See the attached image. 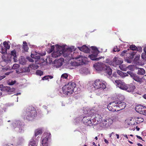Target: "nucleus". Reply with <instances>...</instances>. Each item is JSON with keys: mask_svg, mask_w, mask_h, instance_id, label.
Here are the masks:
<instances>
[{"mask_svg": "<svg viewBox=\"0 0 146 146\" xmlns=\"http://www.w3.org/2000/svg\"><path fill=\"white\" fill-rule=\"evenodd\" d=\"M108 108L110 111H119L117 109L116 101H114L109 103L108 106Z\"/></svg>", "mask_w": 146, "mask_h": 146, "instance_id": "12", "label": "nucleus"}, {"mask_svg": "<svg viewBox=\"0 0 146 146\" xmlns=\"http://www.w3.org/2000/svg\"><path fill=\"white\" fill-rule=\"evenodd\" d=\"M29 146H37V144L33 139H32L29 143Z\"/></svg>", "mask_w": 146, "mask_h": 146, "instance_id": "29", "label": "nucleus"}, {"mask_svg": "<svg viewBox=\"0 0 146 146\" xmlns=\"http://www.w3.org/2000/svg\"><path fill=\"white\" fill-rule=\"evenodd\" d=\"M5 77V76H0V80H1L2 79L4 78Z\"/></svg>", "mask_w": 146, "mask_h": 146, "instance_id": "54", "label": "nucleus"}, {"mask_svg": "<svg viewBox=\"0 0 146 146\" xmlns=\"http://www.w3.org/2000/svg\"><path fill=\"white\" fill-rule=\"evenodd\" d=\"M56 47L57 48L56 51H54L52 54V56L53 58H56L60 56L62 54L64 56V53L66 49L64 46H61L58 45H56Z\"/></svg>", "mask_w": 146, "mask_h": 146, "instance_id": "5", "label": "nucleus"}, {"mask_svg": "<svg viewBox=\"0 0 146 146\" xmlns=\"http://www.w3.org/2000/svg\"><path fill=\"white\" fill-rule=\"evenodd\" d=\"M145 51V53H143L141 55V58L144 60H146V51H145V49H144Z\"/></svg>", "mask_w": 146, "mask_h": 146, "instance_id": "42", "label": "nucleus"}, {"mask_svg": "<svg viewBox=\"0 0 146 146\" xmlns=\"http://www.w3.org/2000/svg\"><path fill=\"white\" fill-rule=\"evenodd\" d=\"M53 77L51 76H46L44 77L42 79L43 80H46L48 79L49 78L52 79Z\"/></svg>", "mask_w": 146, "mask_h": 146, "instance_id": "37", "label": "nucleus"}, {"mask_svg": "<svg viewBox=\"0 0 146 146\" xmlns=\"http://www.w3.org/2000/svg\"><path fill=\"white\" fill-rule=\"evenodd\" d=\"M127 52V51L126 50H123L121 53V56H124L125 54Z\"/></svg>", "mask_w": 146, "mask_h": 146, "instance_id": "51", "label": "nucleus"}, {"mask_svg": "<svg viewBox=\"0 0 146 146\" xmlns=\"http://www.w3.org/2000/svg\"><path fill=\"white\" fill-rule=\"evenodd\" d=\"M127 73L129 74L130 76L132 77V76L134 74V73H132L131 71H128L127 72Z\"/></svg>", "mask_w": 146, "mask_h": 146, "instance_id": "49", "label": "nucleus"}, {"mask_svg": "<svg viewBox=\"0 0 146 146\" xmlns=\"http://www.w3.org/2000/svg\"><path fill=\"white\" fill-rule=\"evenodd\" d=\"M41 54L40 53L35 52V54H31V57L32 58H35L36 59H39L40 58V56H42Z\"/></svg>", "mask_w": 146, "mask_h": 146, "instance_id": "26", "label": "nucleus"}, {"mask_svg": "<svg viewBox=\"0 0 146 146\" xmlns=\"http://www.w3.org/2000/svg\"><path fill=\"white\" fill-rule=\"evenodd\" d=\"M104 141L106 143H108V141L106 139H104Z\"/></svg>", "mask_w": 146, "mask_h": 146, "instance_id": "60", "label": "nucleus"}, {"mask_svg": "<svg viewBox=\"0 0 146 146\" xmlns=\"http://www.w3.org/2000/svg\"><path fill=\"white\" fill-rule=\"evenodd\" d=\"M82 121L84 123L87 125L91 126V124L92 125H96L97 124V123H94L91 119V117L90 118L89 116H87L83 117L82 119Z\"/></svg>", "mask_w": 146, "mask_h": 146, "instance_id": "11", "label": "nucleus"}, {"mask_svg": "<svg viewBox=\"0 0 146 146\" xmlns=\"http://www.w3.org/2000/svg\"><path fill=\"white\" fill-rule=\"evenodd\" d=\"M130 48L131 50H137V48L136 46L134 44H132L131 45L130 47Z\"/></svg>", "mask_w": 146, "mask_h": 146, "instance_id": "39", "label": "nucleus"}, {"mask_svg": "<svg viewBox=\"0 0 146 146\" xmlns=\"http://www.w3.org/2000/svg\"><path fill=\"white\" fill-rule=\"evenodd\" d=\"M79 72L81 73L87 74L88 73V69L86 68H81L79 70Z\"/></svg>", "mask_w": 146, "mask_h": 146, "instance_id": "30", "label": "nucleus"}, {"mask_svg": "<svg viewBox=\"0 0 146 146\" xmlns=\"http://www.w3.org/2000/svg\"><path fill=\"white\" fill-rule=\"evenodd\" d=\"M131 78L135 81L138 82L140 84H141L142 82V78H140L137 75L135 74H134Z\"/></svg>", "mask_w": 146, "mask_h": 146, "instance_id": "20", "label": "nucleus"}, {"mask_svg": "<svg viewBox=\"0 0 146 146\" xmlns=\"http://www.w3.org/2000/svg\"><path fill=\"white\" fill-rule=\"evenodd\" d=\"M0 90L3 92L6 93L11 92L15 91V89L8 86H3L0 88Z\"/></svg>", "mask_w": 146, "mask_h": 146, "instance_id": "16", "label": "nucleus"}, {"mask_svg": "<svg viewBox=\"0 0 146 146\" xmlns=\"http://www.w3.org/2000/svg\"><path fill=\"white\" fill-rule=\"evenodd\" d=\"M7 49H6L5 48L3 47L1 49V53L2 54H5L7 52Z\"/></svg>", "mask_w": 146, "mask_h": 146, "instance_id": "43", "label": "nucleus"}, {"mask_svg": "<svg viewBox=\"0 0 146 146\" xmlns=\"http://www.w3.org/2000/svg\"><path fill=\"white\" fill-rule=\"evenodd\" d=\"M126 87V89L125 90L129 92H133L135 88V86L132 84H127Z\"/></svg>", "mask_w": 146, "mask_h": 146, "instance_id": "19", "label": "nucleus"}, {"mask_svg": "<svg viewBox=\"0 0 146 146\" xmlns=\"http://www.w3.org/2000/svg\"><path fill=\"white\" fill-rule=\"evenodd\" d=\"M85 61H78V62H72L71 64L72 66H78L85 64Z\"/></svg>", "mask_w": 146, "mask_h": 146, "instance_id": "21", "label": "nucleus"}, {"mask_svg": "<svg viewBox=\"0 0 146 146\" xmlns=\"http://www.w3.org/2000/svg\"><path fill=\"white\" fill-rule=\"evenodd\" d=\"M125 60L127 62V63H130L133 60L130 59L128 57H126L125 59Z\"/></svg>", "mask_w": 146, "mask_h": 146, "instance_id": "44", "label": "nucleus"}, {"mask_svg": "<svg viewBox=\"0 0 146 146\" xmlns=\"http://www.w3.org/2000/svg\"><path fill=\"white\" fill-rule=\"evenodd\" d=\"M136 136L137 137V138H138L140 139H141V140H142V138L141 137H140L139 136L137 135Z\"/></svg>", "mask_w": 146, "mask_h": 146, "instance_id": "57", "label": "nucleus"}, {"mask_svg": "<svg viewBox=\"0 0 146 146\" xmlns=\"http://www.w3.org/2000/svg\"><path fill=\"white\" fill-rule=\"evenodd\" d=\"M36 113L35 108L29 106L23 110L22 115L25 119L31 121L35 117L36 115Z\"/></svg>", "mask_w": 146, "mask_h": 146, "instance_id": "2", "label": "nucleus"}, {"mask_svg": "<svg viewBox=\"0 0 146 146\" xmlns=\"http://www.w3.org/2000/svg\"><path fill=\"white\" fill-rule=\"evenodd\" d=\"M79 50L86 53H88L90 51V49L85 45L83 46L82 47H78Z\"/></svg>", "mask_w": 146, "mask_h": 146, "instance_id": "22", "label": "nucleus"}, {"mask_svg": "<svg viewBox=\"0 0 146 146\" xmlns=\"http://www.w3.org/2000/svg\"><path fill=\"white\" fill-rule=\"evenodd\" d=\"M51 137V134L49 133H45L43 134L44 138L42 140V144L40 146H48V141Z\"/></svg>", "mask_w": 146, "mask_h": 146, "instance_id": "9", "label": "nucleus"}, {"mask_svg": "<svg viewBox=\"0 0 146 146\" xmlns=\"http://www.w3.org/2000/svg\"><path fill=\"white\" fill-rule=\"evenodd\" d=\"M12 72H6L5 74V75H8L11 74Z\"/></svg>", "mask_w": 146, "mask_h": 146, "instance_id": "56", "label": "nucleus"}, {"mask_svg": "<svg viewBox=\"0 0 146 146\" xmlns=\"http://www.w3.org/2000/svg\"><path fill=\"white\" fill-rule=\"evenodd\" d=\"M63 61L64 59L62 58L56 60L54 61V66L57 68H59L62 65Z\"/></svg>", "mask_w": 146, "mask_h": 146, "instance_id": "14", "label": "nucleus"}, {"mask_svg": "<svg viewBox=\"0 0 146 146\" xmlns=\"http://www.w3.org/2000/svg\"><path fill=\"white\" fill-rule=\"evenodd\" d=\"M115 82L116 83L118 87L119 88L124 90L126 89L127 84L124 82L120 80H116Z\"/></svg>", "mask_w": 146, "mask_h": 146, "instance_id": "13", "label": "nucleus"}, {"mask_svg": "<svg viewBox=\"0 0 146 146\" xmlns=\"http://www.w3.org/2000/svg\"><path fill=\"white\" fill-rule=\"evenodd\" d=\"M117 72L119 75L122 77L128 76L127 74L123 73L121 71L119 70H117Z\"/></svg>", "mask_w": 146, "mask_h": 146, "instance_id": "28", "label": "nucleus"}, {"mask_svg": "<svg viewBox=\"0 0 146 146\" xmlns=\"http://www.w3.org/2000/svg\"><path fill=\"white\" fill-rule=\"evenodd\" d=\"M68 76V74L64 73L62 75L61 77L62 78L66 79L67 78Z\"/></svg>", "mask_w": 146, "mask_h": 146, "instance_id": "45", "label": "nucleus"}, {"mask_svg": "<svg viewBox=\"0 0 146 146\" xmlns=\"http://www.w3.org/2000/svg\"><path fill=\"white\" fill-rule=\"evenodd\" d=\"M120 50L118 48L117 46H116L115 47L113 50V52H119Z\"/></svg>", "mask_w": 146, "mask_h": 146, "instance_id": "48", "label": "nucleus"}, {"mask_svg": "<svg viewBox=\"0 0 146 146\" xmlns=\"http://www.w3.org/2000/svg\"><path fill=\"white\" fill-rule=\"evenodd\" d=\"M24 60V61H23V62H22L20 60V63L23 65L25 64V62Z\"/></svg>", "mask_w": 146, "mask_h": 146, "instance_id": "55", "label": "nucleus"}, {"mask_svg": "<svg viewBox=\"0 0 146 146\" xmlns=\"http://www.w3.org/2000/svg\"><path fill=\"white\" fill-rule=\"evenodd\" d=\"M133 66H129L127 67L130 70H133Z\"/></svg>", "mask_w": 146, "mask_h": 146, "instance_id": "53", "label": "nucleus"}, {"mask_svg": "<svg viewBox=\"0 0 146 146\" xmlns=\"http://www.w3.org/2000/svg\"><path fill=\"white\" fill-rule=\"evenodd\" d=\"M93 87L92 88L105 89L106 88L105 82L101 81L100 80H96L93 83Z\"/></svg>", "mask_w": 146, "mask_h": 146, "instance_id": "6", "label": "nucleus"}, {"mask_svg": "<svg viewBox=\"0 0 146 146\" xmlns=\"http://www.w3.org/2000/svg\"><path fill=\"white\" fill-rule=\"evenodd\" d=\"M92 50L91 51L92 54L89 55L88 57H90V59L92 60H98L100 59V57L96 58V57L99 53L98 49L95 47L91 46Z\"/></svg>", "mask_w": 146, "mask_h": 146, "instance_id": "7", "label": "nucleus"}, {"mask_svg": "<svg viewBox=\"0 0 146 146\" xmlns=\"http://www.w3.org/2000/svg\"><path fill=\"white\" fill-rule=\"evenodd\" d=\"M104 89H96L92 88V90L94 92L96 93V95L98 96H100L101 94L102 93H103V90Z\"/></svg>", "mask_w": 146, "mask_h": 146, "instance_id": "25", "label": "nucleus"}, {"mask_svg": "<svg viewBox=\"0 0 146 146\" xmlns=\"http://www.w3.org/2000/svg\"><path fill=\"white\" fill-rule=\"evenodd\" d=\"M143 113L142 114H143L144 115H146V107L144 106L143 109Z\"/></svg>", "mask_w": 146, "mask_h": 146, "instance_id": "46", "label": "nucleus"}, {"mask_svg": "<svg viewBox=\"0 0 146 146\" xmlns=\"http://www.w3.org/2000/svg\"><path fill=\"white\" fill-rule=\"evenodd\" d=\"M102 117L99 113H95L92 116L91 119L94 123H97V124L102 121Z\"/></svg>", "mask_w": 146, "mask_h": 146, "instance_id": "10", "label": "nucleus"}, {"mask_svg": "<svg viewBox=\"0 0 146 146\" xmlns=\"http://www.w3.org/2000/svg\"><path fill=\"white\" fill-rule=\"evenodd\" d=\"M76 86L74 82H70L67 85L64 86L62 88L63 93L66 95L70 94L74 92V90Z\"/></svg>", "mask_w": 146, "mask_h": 146, "instance_id": "4", "label": "nucleus"}, {"mask_svg": "<svg viewBox=\"0 0 146 146\" xmlns=\"http://www.w3.org/2000/svg\"><path fill=\"white\" fill-rule=\"evenodd\" d=\"M42 133V130L41 129H37L36 130L35 132V136L36 137L38 135Z\"/></svg>", "mask_w": 146, "mask_h": 146, "instance_id": "34", "label": "nucleus"}, {"mask_svg": "<svg viewBox=\"0 0 146 146\" xmlns=\"http://www.w3.org/2000/svg\"><path fill=\"white\" fill-rule=\"evenodd\" d=\"M29 67L33 69H36L38 68L39 66L36 64H32L29 65Z\"/></svg>", "mask_w": 146, "mask_h": 146, "instance_id": "32", "label": "nucleus"}, {"mask_svg": "<svg viewBox=\"0 0 146 146\" xmlns=\"http://www.w3.org/2000/svg\"><path fill=\"white\" fill-rule=\"evenodd\" d=\"M116 135L117 136V138L118 139H119V135L117 134H116Z\"/></svg>", "mask_w": 146, "mask_h": 146, "instance_id": "59", "label": "nucleus"}, {"mask_svg": "<svg viewBox=\"0 0 146 146\" xmlns=\"http://www.w3.org/2000/svg\"><path fill=\"white\" fill-rule=\"evenodd\" d=\"M74 47L73 46L66 48L64 52V56L68 57L70 59H75L77 60V61L86 60L87 59L86 57L81 56L78 52H74Z\"/></svg>", "mask_w": 146, "mask_h": 146, "instance_id": "1", "label": "nucleus"}, {"mask_svg": "<svg viewBox=\"0 0 146 146\" xmlns=\"http://www.w3.org/2000/svg\"><path fill=\"white\" fill-rule=\"evenodd\" d=\"M137 145L138 146H143L140 143H137Z\"/></svg>", "mask_w": 146, "mask_h": 146, "instance_id": "62", "label": "nucleus"}, {"mask_svg": "<svg viewBox=\"0 0 146 146\" xmlns=\"http://www.w3.org/2000/svg\"><path fill=\"white\" fill-rule=\"evenodd\" d=\"M123 60L122 59L118 58L115 57L112 61H111L108 62L109 64L116 66L117 65H119L122 64Z\"/></svg>", "mask_w": 146, "mask_h": 146, "instance_id": "8", "label": "nucleus"}, {"mask_svg": "<svg viewBox=\"0 0 146 146\" xmlns=\"http://www.w3.org/2000/svg\"><path fill=\"white\" fill-rule=\"evenodd\" d=\"M143 97L144 98L146 99V94L144 95Z\"/></svg>", "mask_w": 146, "mask_h": 146, "instance_id": "64", "label": "nucleus"}, {"mask_svg": "<svg viewBox=\"0 0 146 146\" xmlns=\"http://www.w3.org/2000/svg\"><path fill=\"white\" fill-rule=\"evenodd\" d=\"M16 82L15 81H11V82H9L8 84L9 85H12L14 84Z\"/></svg>", "mask_w": 146, "mask_h": 146, "instance_id": "50", "label": "nucleus"}, {"mask_svg": "<svg viewBox=\"0 0 146 146\" xmlns=\"http://www.w3.org/2000/svg\"><path fill=\"white\" fill-rule=\"evenodd\" d=\"M29 61L30 62H34V61L31 58H30L29 59Z\"/></svg>", "mask_w": 146, "mask_h": 146, "instance_id": "58", "label": "nucleus"}, {"mask_svg": "<svg viewBox=\"0 0 146 146\" xmlns=\"http://www.w3.org/2000/svg\"><path fill=\"white\" fill-rule=\"evenodd\" d=\"M54 48V45H52L51 46L50 48V50L49 52L51 53L53 51Z\"/></svg>", "mask_w": 146, "mask_h": 146, "instance_id": "47", "label": "nucleus"}, {"mask_svg": "<svg viewBox=\"0 0 146 146\" xmlns=\"http://www.w3.org/2000/svg\"><path fill=\"white\" fill-rule=\"evenodd\" d=\"M95 69L97 71H104L108 74V77L111 79L112 77V70L110 67L101 62H98L94 64Z\"/></svg>", "mask_w": 146, "mask_h": 146, "instance_id": "3", "label": "nucleus"}, {"mask_svg": "<svg viewBox=\"0 0 146 146\" xmlns=\"http://www.w3.org/2000/svg\"><path fill=\"white\" fill-rule=\"evenodd\" d=\"M111 119H113V121H116L118 120V117L117 115H113Z\"/></svg>", "mask_w": 146, "mask_h": 146, "instance_id": "36", "label": "nucleus"}, {"mask_svg": "<svg viewBox=\"0 0 146 146\" xmlns=\"http://www.w3.org/2000/svg\"><path fill=\"white\" fill-rule=\"evenodd\" d=\"M36 75L41 76L43 75V72L40 70H37L36 71Z\"/></svg>", "mask_w": 146, "mask_h": 146, "instance_id": "38", "label": "nucleus"}, {"mask_svg": "<svg viewBox=\"0 0 146 146\" xmlns=\"http://www.w3.org/2000/svg\"><path fill=\"white\" fill-rule=\"evenodd\" d=\"M136 129L137 131H139L140 129V128L137 127H136Z\"/></svg>", "mask_w": 146, "mask_h": 146, "instance_id": "63", "label": "nucleus"}, {"mask_svg": "<svg viewBox=\"0 0 146 146\" xmlns=\"http://www.w3.org/2000/svg\"><path fill=\"white\" fill-rule=\"evenodd\" d=\"M139 121L141 122H143L144 121V119L143 118H138Z\"/></svg>", "mask_w": 146, "mask_h": 146, "instance_id": "52", "label": "nucleus"}, {"mask_svg": "<svg viewBox=\"0 0 146 146\" xmlns=\"http://www.w3.org/2000/svg\"><path fill=\"white\" fill-rule=\"evenodd\" d=\"M3 44L4 47L6 49H9L10 48V44L6 41H5L3 43Z\"/></svg>", "mask_w": 146, "mask_h": 146, "instance_id": "33", "label": "nucleus"}, {"mask_svg": "<svg viewBox=\"0 0 146 146\" xmlns=\"http://www.w3.org/2000/svg\"><path fill=\"white\" fill-rule=\"evenodd\" d=\"M102 122L104 125L109 126L113 123V119L111 118L106 119H104Z\"/></svg>", "mask_w": 146, "mask_h": 146, "instance_id": "18", "label": "nucleus"}, {"mask_svg": "<svg viewBox=\"0 0 146 146\" xmlns=\"http://www.w3.org/2000/svg\"><path fill=\"white\" fill-rule=\"evenodd\" d=\"M136 69L138 70V71L137 73L140 75H143L145 73V71L144 69L142 68H137Z\"/></svg>", "mask_w": 146, "mask_h": 146, "instance_id": "27", "label": "nucleus"}, {"mask_svg": "<svg viewBox=\"0 0 146 146\" xmlns=\"http://www.w3.org/2000/svg\"><path fill=\"white\" fill-rule=\"evenodd\" d=\"M11 59L12 58L15 62H16L17 60V57L16 54V51L14 50L11 52Z\"/></svg>", "mask_w": 146, "mask_h": 146, "instance_id": "24", "label": "nucleus"}, {"mask_svg": "<svg viewBox=\"0 0 146 146\" xmlns=\"http://www.w3.org/2000/svg\"><path fill=\"white\" fill-rule=\"evenodd\" d=\"M124 137L126 138L127 139H128V137H127V135H123Z\"/></svg>", "mask_w": 146, "mask_h": 146, "instance_id": "61", "label": "nucleus"}, {"mask_svg": "<svg viewBox=\"0 0 146 146\" xmlns=\"http://www.w3.org/2000/svg\"><path fill=\"white\" fill-rule=\"evenodd\" d=\"M144 107V106L141 105H138L136 106L135 110L137 112L140 114H142Z\"/></svg>", "mask_w": 146, "mask_h": 146, "instance_id": "23", "label": "nucleus"}, {"mask_svg": "<svg viewBox=\"0 0 146 146\" xmlns=\"http://www.w3.org/2000/svg\"><path fill=\"white\" fill-rule=\"evenodd\" d=\"M13 127L16 128V129L17 130L18 129L19 130L18 131L20 132L22 131L23 129L22 126H21L20 125V121H15L13 122Z\"/></svg>", "mask_w": 146, "mask_h": 146, "instance_id": "15", "label": "nucleus"}, {"mask_svg": "<svg viewBox=\"0 0 146 146\" xmlns=\"http://www.w3.org/2000/svg\"><path fill=\"white\" fill-rule=\"evenodd\" d=\"M117 108L119 111L124 109L126 106L125 103L120 101H116Z\"/></svg>", "mask_w": 146, "mask_h": 146, "instance_id": "17", "label": "nucleus"}, {"mask_svg": "<svg viewBox=\"0 0 146 146\" xmlns=\"http://www.w3.org/2000/svg\"><path fill=\"white\" fill-rule=\"evenodd\" d=\"M23 48L25 51H27L29 49V48L27 45V42L25 41H24L23 42Z\"/></svg>", "mask_w": 146, "mask_h": 146, "instance_id": "31", "label": "nucleus"}, {"mask_svg": "<svg viewBox=\"0 0 146 146\" xmlns=\"http://www.w3.org/2000/svg\"><path fill=\"white\" fill-rule=\"evenodd\" d=\"M119 67L120 69L122 70L126 71L127 70V68L125 66L124 64L120 65Z\"/></svg>", "mask_w": 146, "mask_h": 146, "instance_id": "35", "label": "nucleus"}, {"mask_svg": "<svg viewBox=\"0 0 146 146\" xmlns=\"http://www.w3.org/2000/svg\"><path fill=\"white\" fill-rule=\"evenodd\" d=\"M19 65L18 64H13L12 67V68L13 69H16L19 68Z\"/></svg>", "mask_w": 146, "mask_h": 146, "instance_id": "41", "label": "nucleus"}, {"mask_svg": "<svg viewBox=\"0 0 146 146\" xmlns=\"http://www.w3.org/2000/svg\"><path fill=\"white\" fill-rule=\"evenodd\" d=\"M135 54V52H133L131 53L130 54H129V56L128 57L130 59L133 60Z\"/></svg>", "mask_w": 146, "mask_h": 146, "instance_id": "40", "label": "nucleus"}]
</instances>
